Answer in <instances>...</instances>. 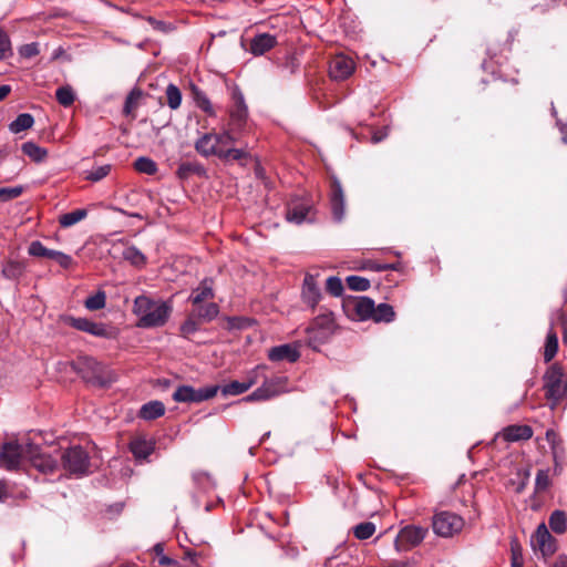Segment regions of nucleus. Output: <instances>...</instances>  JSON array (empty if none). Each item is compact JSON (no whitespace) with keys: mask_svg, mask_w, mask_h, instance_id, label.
Returning a JSON list of instances; mask_svg holds the SVG:
<instances>
[{"mask_svg":"<svg viewBox=\"0 0 567 567\" xmlns=\"http://www.w3.org/2000/svg\"><path fill=\"white\" fill-rule=\"evenodd\" d=\"M193 99L197 107H199L208 116H215L216 112L210 103L208 96L197 86H192Z\"/></svg>","mask_w":567,"mask_h":567,"instance_id":"30","label":"nucleus"},{"mask_svg":"<svg viewBox=\"0 0 567 567\" xmlns=\"http://www.w3.org/2000/svg\"><path fill=\"white\" fill-rule=\"evenodd\" d=\"M55 97L59 104H61L64 107L71 106L75 101L74 91L70 85L60 86L55 91Z\"/></svg>","mask_w":567,"mask_h":567,"instance_id":"38","label":"nucleus"},{"mask_svg":"<svg viewBox=\"0 0 567 567\" xmlns=\"http://www.w3.org/2000/svg\"><path fill=\"white\" fill-rule=\"evenodd\" d=\"M266 365H257L254 370H251L244 381L245 383H249V389L258 383L259 381H264V377L266 375Z\"/></svg>","mask_w":567,"mask_h":567,"instance_id":"53","label":"nucleus"},{"mask_svg":"<svg viewBox=\"0 0 567 567\" xmlns=\"http://www.w3.org/2000/svg\"><path fill=\"white\" fill-rule=\"evenodd\" d=\"M395 318V312L393 307L389 303H379L374 305V312L371 316V320L374 322H392Z\"/></svg>","mask_w":567,"mask_h":567,"instance_id":"33","label":"nucleus"},{"mask_svg":"<svg viewBox=\"0 0 567 567\" xmlns=\"http://www.w3.org/2000/svg\"><path fill=\"white\" fill-rule=\"evenodd\" d=\"M558 351V336L554 329H549L544 344V361L550 362Z\"/></svg>","mask_w":567,"mask_h":567,"instance_id":"31","label":"nucleus"},{"mask_svg":"<svg viewBox=\"0 0 567 567\" xmlns=\"http://www.w3.org/2000/svg\"><path fill=\"white\" fill-rule=\"evenodd\" d=\"M122 245L121 256L135 267H143L146 264V257L135 246Z\"/></svg>","mask_w":567,"mask_h":567,"instance_id":"27","label":"nucleus"},{"mask_svg":"<svg viewBox=\"0 0 567 567\" xmlns=\"http://www.w3.org/2000/svg\"><path fill=\"white\" fill-rule=\"evenodd\" d=\"M142 92L140 90H133L125 99L123 113L125 115H130L133 110L137 106V101L140 100Z\"/></svg>","mask_w":567,"mask_h":567,"instance_id":"56","label":"nucleus"},{"mask_svg":"<svg viewBox=\"0 0 567 567\" xmlns=\"http://www.w3.org/2000/svg\"><path fill=\"white\" fill-rule=\"evenodd\" d=\"M550 485L549 470H539L536 474L535 489L536 492H545Z\"/></svg>","mask_w":567,"mask_h":567,"instance_id":"54","label":"nucleus"},{"mask_svg":"<svg viewBox=\"0 0 567 567\" xmlns=\"http://www.w3.org/2000/svg\"><path fill=\"white\" fill-rule=\"evenodd\" d=\"M172 310L167 301H156L144 295L136 297L133 306V313L138 318L136 326L145 329L163 327Z\"/></svg>","mask_w":567,"mask_h":567,"instance_id":"1","label":"nucleus"},{"mask_svg":"<svg viewBox=\"0 0 567 567\" xmlns=\"http://www.w3.org/2000/svg\"><path fill=\"white\" fill-rule=\"evenodd\" d=\"M546 440H547V442L550 445L554 460L557 463L556 446H560L561 445V440L559 439L558 434L553 429H548L546 431Z\"/></svg>","mask_w":567,"mask_h":567,"instance_id":"60","label":"nucleus"},{"mask_svg":"<svg viewBox=\"0 0 567 567\" xmlns=\"http://www.w3.org/2000/svg\"><path fill=\"white\" fill-rule=\"evenodd\" d=\"M346 282L348 288L353 291H365L370 288V281L361 276H349Z\"/></svg>","mask_w":567,"mask_h":567,"instance_id":"47","label":"nucleus"},{"mask_svg":"<svg viewBox=\"0 0 567 567\" xmlns=\"http://www.w3.org/2000/svg\"><path fill=\"white\" fill-rule=\"evenodd\" d=\"M501 435L506 442L527 441L533 436V429L526 424H513L504 427Z\"/></svg>","mask_w":567,"mask_h":567,"instance_id":"20","label":"nucleus"},{"mask_svg":"<svg viewBox=\"0 0 567 567\" xmlns=\"http://www.w3.org/2000/svg\"><path fill=\"white\" fill-rule=\"evenodd\" d=\"M347 555H338L327 559L323 567H346L347 565Z\"/></svg>","mask_w":567,"mask_h":567,"instance_id":"61","label":"nucleus"},{"mask_svg":"<svg viewBox=\"0 0 567 567\" xmlns=\"http://www.w3.org/2000/svg\"><path fill=\"white\" fill-rule=\"evenodd\" d=\"M400 264H383L373 260H367L363 262L361 269H368L377 272L386 271V270H398Z\"/></svg>","mask_w":567,"mask_h":567,"instance_id":"50","label":"nucleus"},{"mask_svg":"<svg viewBox=\"0 0 567 567\" xmlns=\"http://www.w3.org/2000/svg\"><path fill=\"white\" fill-rule=\"evenodd\" d=\"M426 534L427 528L425 527L415 525L405 526L399 532L394 540V546L398 551L409 550L421 544L425 538Z\"/></svg>","mask_w":567,"mask_h":567,"instance_id":"13","label":"nucleus"},{"mask_svg":"<svg viewBox=\"0 0 567 567\" xmlns=\"http://www.w3.org/2000/svg\"><path fill=\"white\" fill-rule=\"evenodd\" d=\"M203 172V167L197 163H182L177 168V176L181 179L188 178L192 174H200Z\"/></svg>","mask_w":567,"mask_h":567,"instance_id":"45","label":"nucleus"},{"mask_svg":"<svg viewBox=\"0 0 567 567\" xmlns=\"http://www.w3.org/2000/svg\"><path fill=\"white\" fill-rule=\"evenodd\" d=\"M214 297L215 293L212 287V280L204 279L197 288L192 290L188 300L193 306H199L200 303L214 299Z\"/></svg>","mask_w":567,"mask_h":567,"instance_id":"23","label":"nucleus"},{"mask_svg":"<svg viewBox=\"0 0 567 567\" xmlns=\"http://www.w3.org/2000/svg\"><path fill=\"white\" fill-rule=\"evenodd\" d=\"M28 444H19L17 442H8L0 450V465L9 471L19 468L23 461H29Z\"/></svg>","mask_w":567,"mask_h":567,"instance_id":"11","label":"nucleus"},{"mask_svg":"<svg viewBox=\"0 0 567 567\" xmlns=\"http://www.w3.org/2000/svg\"><path fill=\"white\" fill-rule=\"evenodd\" d=\"M204 555L202 551H196L193 549H187L184 551V558L189 559L192 564L198 565V559L203 558Z\"/></svg>","mask_w":567,"mask_h":567,"instance_id":"62","label":"nucleus"},{"mask_svg":"<svg viewBox=\"0 0 567 567\" xmlns=\"http://www.w3.org/2000/svg\"><path fill=\"white\" fill-rule=\"evenodd\" d=\"M27 452H29L30 464L43 474H54L61 468V453L58 450H55V455H53L32 444Z\"/></svg>","mask_w":567,"mask_h":567,"instance_id":"9","label":"nucleus"},{"mask_svg":"<svg viewBox=\"0 0 567 567\" xmlns=\"http://www.w3.org/2000/svg\"><path fill=\"white\" fill-rule=\"evenodd\" d=\"M64 322L76 330L90 333L94 337H101L106 339H111L114 337L113 332L111 331V329L107 328L106 324L101 322H94L86 318H75L72 316H68L65 317Z\"/></svg>","mask_w":567,"mask_h":567,"instance_id":"14","label":"nucleus"},{"mask_svg":"<svg viewBox=\"0 0 567 567\" xmlns=\"http://www.w3.org/2000/svg\"><path fill=\"white\" fill-rule=\"evenodd\" d=\"M249 390V383L231 381L221 388L224 395H239Z\"/></svg>","mask_w":567,"mask_h":567,"instance_id":"46","label":"nucleus"},{"mask_svg":"<svg viewBox=\"0 0 567 567\" xmlns=\"http://www.w3.org/2000/svg\"><path fill=\"white\" fill-rule=\"evenodd\" d=\"M22 153L34 163H42L48 156V151L34 142H25L21 145Z\"/></svg>","mask_w":567,"mask_h":567,"instance_id":"28","label":"nucleus"},{"mask_svg":"<svg viewBox=\"0 0 567 567\" xmlns=\"http://www.w3.org/2000/svg\"><path fill=\"white\" fill-rule=\"evenodd\" d=\"M155 449V443L146 439L137 437L130 443V451L137 460H146Z\"/></svg>","mask_w":567,"mask_h":567,"instance_id":"24","label":"nucleus"},{"mask_svg":"<svg viewBox=\"0 0 567 567\" xmlns=\"http://www.w3.org/2000/svg\"><path fill=\"white\" fill-rule=\"evenodd\" d=\"M288 391L289 380L286 375H274L271 378H267V375H265L261 385L249 395L245 396L241 401H268Z\"/></svg>","mask_w":567,"mask_h":567,"instance_id":"5","label":"nucleus"},{"mask_svg":"<svg viewBox=\"0 0 567 567\" xmlns=\"http://www.w3.org/2000/svg\"><path fill=\"white\" fill-rule=\"evenodd\" d=\"M86 216H87V209H85V208L75 209V210L62 214L59 217V224L62 228H69L71 226L80 223L81 220L85 219Z\"/></svg>","mask_w":567,"mask_h":567,"instance_id":"35","label":"nucleus"},{"mask_svg":"<svg viewBox=\"0 0 567 567\" xmlns=\"http://www.w3.org/2000/svg\"><path fill=\"white\" fill-rule=\"evenodd\" d=\"M330 207L336 221H341L346 213V198L343 188L337 177L331 178Z\"/></svg>","mask_w":567,"mask_h":567,"instance_id":"18","label":"nucleus"},{"mask_svg":"<svg viewBox=\"0 0 567 567\" xmlns=\"http://www.w3.org/2000/svg\"><path fill=\"white\" fill-rule=\"evenodd\" d=\"M52 249L47 248L41 241L34 240L30 244L28 252L33 257H50V252Z\"/></svg>","mask_w":567,"mask_h":567,"instance_id":"57","label":"nucleus"},{"mask_svg":"<svg viewBox=\"0 0 567 567\" xmlns=\"http://www.w3.org/2000/svg\"><path fill=\"white\" fill-rule=\"evenodd\" d=\"M326 289L330 295L339 297L343 292V284L339 277L332 276L327 279Z\"/></svg>","mask_w":567,"mask_h":567,"instance_id":"55","label":"nucleus"},{"mask_svg":"<svg viewBox=\"0 0 567 567\" xmlns=\"http://www.w3.org/2000/svg\"><path fill=\"white\" fill-rule=\"evenodd\" d=\"M23 192L22 186L0 188V200L8 202L18 198Z\"/></svg>","mask_w":567,"mask_h":567,"instance_id":"58","label":"nucleus"},{"mask_svg":"<svg viewBox=\"0 0 567 567\" xmlns=\"http://www.w3.org/2000/svg\"><path fill=\"white\" fill-rule=\"evenodd\" d=\"M353 535L357 539L364 540L370 538L375 533V525L372 522H363L352 528Z\"/></svg>","mask_w":567,"mask_h":567,"instance_id":"39","label":"nucleus"},{"mask_svg":"<svg viewBox=\"0 0 567 567\" xmlns=\"http://www.w3.org/2000/svg\"><path fill=\"white\" fill-rule=\"evenodd\" d=\"M511 560L512 567L524 566L523 549L517 538L511 540Z\"/></svg>","mask_w":567,"mask_h":567,"instance_id":"44","label":"nucleus"},{"mask_svg":"<svg viewBox=\"0 0 567 567\" xmlns=\"http://www.w3.org/2000/svg\"><path fill=\"white\" fill-rule=\"evenodd\" d=\"M464 525L465 520L462 516L449 511L437 512L432 517L433 532L443 538L460 534Z\"/></svg>","mask_w":567,"mask_h":567,"instance_id":"8","label":"nucleus"},{"mask_svg":"<svg viewBox=\"0 0 567 567\" xmlns=\"http://www.w3.org/2000/svg\"><path fill=\"white\" fill-rule=\"evenodd\" d=\"M192 312L196 313L205 322H210L218 316L219 307L215 302L200 303L199 306H194Z\"/></svg>","mask_w":567,"mask_h":567,"instance_id":"29","label":"nucleus"},{"mask_svg":"<svg viewBox=\"0 0 567 567\" xmlns=\"http://www.w3.org/2000/svg\"><path fill=\"white\" fill-rule=\"evenodd\" d=\"M319 271L311 270L305 275L301 298L302 301L312 309L319 303L321 299V290L318 285Z\"/></svg>","mask_w":567,"mask_h":567,"instance_id":"15","label":"nucleus"},{"mask_svg":"<svg viewBox=\"0 0 567 567\" xmlns=\"http://www.w3.org/2000/svg\"><path fill=\"white\" fill-rule=\"evenodd\" d=\"M34 118L29 113H21L10 123L9 128L12 133L18 134L32 127Z\"/></svg>","mask_w":567,"mask_h":567,"instance_id":"37","label":"nucleus"},{"mask_svg":"<svg viewBox=\"0 0 567 567\" xmlns=\"http://www.w3.org/2000/svg\"><path fill=\"white\" fill-rule=\"evenodd\" d=\"M534 549H538L544 557L551 556L557 547L556 539L550 535L545 524H540L532 537Z\"/></svg>","mask_w":567,"mask_h":567,"instance_id":"17","label":"nucleus"},{"mask_svg":"<svg viewBox=\"0 0 567 567\" xmlns=\"http://www.w3.org/2000/svg\"><path fill=\"white\" fill-rule=\"evenodd\" d=\"M354 61L344 54L334 55L329 62V76L334 81H344L354 72Z\"/></svg>","mask_w":567,"mask_h":567,"instance_id":"16","label":"nucleus"},{"mask_svg":"<svg viewBox=\"0 0 567 567\" xmlns=\"http://www.w3.org/2000/svg\"><path fill=\"white\" fill-rule=\"evenodd\" d=\"M165 413V405L157 400L150 401L145 404H143L138 411V417L151 421L156 420L164 415Z\"/></svg>","mask_w":567,"mask_h":567,"instance_id":"26","label":"nucleus"},{"mask_svg":"<svg viewBox=\"0 0 567 567\" xmlns=\"http://www.w3.org/2000/svg\"><path fill=\"white\" fill-rule=\"evenodd\" d=\"M311 213V206L306 203H295L288 205L286 212V218L290 223H295L297 225L302 224L303 221L311 220L309 217Z\"/></svg>","mask_w":567,"mask_h":567,"instance_id":"22","label":"nucleus"},{"mask_svg":"<svg viewBox=\"0 0 567 567\" xmlns=\"http://www.w3.org/2000/svg\"><path fill=\"white\" fill-rule=\"evenodd\" d=\"M249 157L250 154L247 151L243 148H233L228 147V145H225L224 148L221 150L219 159L224 162L234 161L244 165V161L248 159Z\"/></svg>","mask_w":567,"mask_h":567,"instance_id":"34","label":"nucleus"},{"mask_svg":"<svg viewBox=\"0 0 567 567\" xmlns=\"http://www.w3.org/2000/svg\"><path fill=\"white\" fill-rule=\"evenodd\" d=\"M73 369L85 382L93 385L103 388L115 381V373L107 365L89 355L79 357Z\"/></svg>","mask_w":567,"mask_h":567,"instance_id":"2","label":"nucleus"},{"mask_svg":"<svg viewBox=\"0 0 567 567\" xmlns=\"http://www.w3.org/2000/svg\"><path fill=\"white\" fill-rule=\"evenodd\" d=\"M233 105L228 110L229 121L225 132H230L236 141L249 131V113L244 94L238 86L231 90Z\"/></svg>","mask_w":567,"mask_h":567,"instance_id":"3","label":"nucleus"},{"mask_svg":"<svg viewBox=\"0 0 567 567\" xmlns=\"http://www.w3.org/2000/svg\"><path fill=\"white\" fill-rule=\"evenodd\" d=\"M218 385H210L200 389H194L190 385H181L173 393V399L176 402H203L214 398L218 391Z\"/></svg>","mask_w":567,"mask_h":567,"instance_id":"12","label":"nucleus"},{"mask_svg":"<svg viewBox=\"0 0 567 567\" xmlns=\"http://www.w3.org/2000/svg\"><path fill=\"white\" fill-rule=\"evenodd\" d=\"M40 53L39 43L31 42L19 48V54L24 59H31Z\"/></svg>","mask_w":567,"mask_h":567,"instance_id":"59","label":"nucleus"},{"mask_svg":"<svg viewBox=\"0 0 567 567\" xmlns=\"http://www.w3.org/2000/svg\"><path fill=\"white\" fill-rule=\"evenodd\" d=\"M203 323H206L205 320H202L199 317H197L196 313H193L192 311L187 315L186 320L182 323L179 330L181 334L184 338H189L192 334L197 332L200 329V326Z\"/></svg>","mask_w":567,"mask_h":567,"instance_id":"32","label":"nucleus"},{"mask_svg":"<svg viewBox=\"0 0 567 567\" xmlns=\"http://www.w3.org/2000/svg\"><path fill=\"white\" fill-rule=\"evenodd\" d=\"M352 307L359 320L371 319L374 312V301L369 297H358L353 301Z\"/></svg>","mask_w":567,"mask_h":567,"instance_id":"25","label":"nucleus"},{"mask_svg":"<svg viewBox=\"0 0 567 567\" xmlns=\"http://www.w3.org/2000/svg\"><path fill=\"white\" fill-rule=\"evenodd\" d=\"M555 326L561 328L564 332V340L567 341V315L563 309L556 310L551 317L549 329H554Z\"/></svg>","mask_w":567,"mask_h":567,"instance_id":"48","label":"nucleus"},{"mask_svg":"<svg viewBox=\"0 0 567 567\" xmlns=\"http://www.w3.org/2000/svg\"><path fill=\"white\" fill-rule=\"evenodd\" d=\"M166 99L167 105L172 110H177L182 103V92L181 90L173 83L168 84L166 87Z\"/></svg>","mask_w":567,"mask_h":567,"instance_id":"41","label":"nucleus"},{"mask_svg":"<svg viewBox=\"0 0 567 567\" xmlns=\"http://www.w3.org/2000/svg\"><path fill=\"white\" fill-rule=\"evenodd\" d=\"M13 51L8 33L0 29V60L12 56Z\"/></svg>","mask_w":567,"mask_h":567,"instance_id":"51","label":"nucleus"},{"mask_svg":"<svg viewBox=\"0 0 567 567\" xmlns=\"http://www.w3.org/2000/svg\"><path fill=\"white\" fill-rule=\"evenodd\" d=\"M300 358V352L298 350V347L296 344H280L277 347H272L268 351V359L272 362H279V361H288V362H296Z\"/></svg>","mask_w":567,"mask_h":567,"instance_id":"19","label":"nucleus"},{"mask_svg":"<svg viewBox=\"0 0 567 567\" xmlns=\"http://www.w3.org/2000/svg\"><path fill=\"white\" fill-rule=\"evenodd\" d=\"M276 44L277 39L275 35L269 33H259L250 40L249 51L254 55L258 56L270 51L272 48H275Z\"/></svg>","mask_w":567,"mask_h":567,"instance_id":"21","label":"nucleus"},{"mask_svg":"<svg viewBox=\"0 0 567 567\" xmlns=\"http://www.w3.org/2000/svg\"><path fill=\"white\" fill-rule=\"evenodd\" d=\"M61 467L70 474L84 475L89 473L90 457L81 446H72L60 455Z\"/></svg>","mask_w":567,"mask_h":567,"instance_id":"10","label":"nucleus"},{"mask_svg":"<svg viewBox=\"0 0 567 567\" xmlns=\"http://www.w3.org/2000/svg\"><path fill=\"white\" fill-rule=\"evenodd\" d=\"M22 272V264L16 260H8L2 267V275L8 279H18Z\"/></svg>","mask_w":567,"mask_h":567,"instance_id":"43","label":"nucleus"},{"mask_svg":"<svg viewBox=\"0 0 567 567\" xmlns=\"http://www.w3.org/2000/svg\"><path fill=\"white\" fill-rule=\"evenodd\" d=\"M158 564L161 566H174V567L178 565V563L176 560L169 558L166 555H162L158 557Z\"/></svg>","mask_w":567,"mask_h":567,"instance_id":"63","label":"nucleus"},{"mask_svg":"<svg viewBox=\"0 0 567 567\" xmlns=\"http://www.w3.org/2000/svg\"><path fill=\"white\" fill-rule=\"evenodd\" d=\"M334 331V320L331 313L320 315L306 329V343L313 350L326 343Z\"/></svg>","mask_w":567,"mask_h":567,"instance_id":"4","label":"nucleus"},{"mask_svg":"<svg viewBox=\"0 0 567 567\" xmlns=\"http://www.w3.org/2000/svg\"><path fill=\"white\" fill-rule=\"evenodd\" d=\"M134 168L137 172L147 174V175H154L157 172L156 163L153 159H151L148 157H144V156L138 157L134 162Z\"/></svg>","mask_w":567,"mask_h":567,"instance_id":"42","label":"nucleus"},{"mask_svg":"<svg viewBox=\"0 0 567 567\" xmlns=\"http://www.w3.org/2000/svg\"><path fill=\"white\" fill-rule=\"evenodd\" d=\"M544 390L548 400L556 404L567 393V377L558 363L551 364L544 374Z\"/></svg>","mask_w":567,"mask_h":567,"instance_id":"6","label":"nucleus"},{"mask_svg":"<svg viewBox=\"0 0 567 567\" xmlns=\"http://www.w3.org/2000/svg\"><path fill=\"white\" fill-rule=\"evenodd\" d=\"M112 171L111 164H105L102 166H99L96 168H93L92 171L87 172L85 178L90 182H100L103 178H105Z\"/></svg>","mask_w":567,"mask_h":567,"instance_id":"49","label":"nucleus"},{"mask_svg":"<svg viewBox=\"0 0 567 567\" xmlns=\"http://www.w3.org/2000/svg\"><path fill=\"white\" fill-rule=\"evenodd\" d=\"M550 529L556 534H564L567 530V516L563 511H554L548 520Z\"/></svg>","mask_w":567,"mask_h":567,"instance_id":"36","label":"nucleus"},{"mask_svg":"<svg viewBox=\"0 0 567 567\" xmlns=\"http://www.w3.org/2000/svg\"><path fill=\"white\" fill-rule=\"evenodd\" d=\"M106 303V293L99 290L95 295L90 296L84 301V306L90 311H96L103 309Z\"/></svg>","mask_w":567,"mask_h":567,"instance_id":"40","label":"nucleus"},{"mask_svg":"<svg viewBox=\"0 0 567 567\" xmlns=\"http://www.w3.org/2000/svg\"><path fill=\"white\" fill-rule=\"evenodd\" d=\"M236 142V137L230 132L205 133L195 142V150L204 157L216 156L219 158L225 145Z\"/></svg>","mask_w":567,"mask_h":567,"instance_id":"7","label":"nucleus"},{"mask_svg":"<svg viewBox=\"0 0 567 567\" xmlns=\"http://www.w3.org/2000/svg\"><path fill=\"white\" fill-rule=\"evenodd\" d=\"M48 259L55 260L62 268L69 269L74 265V260L70 255H66L59 250H51Z\"/></svg>","mask_w":567,"mask_h":567,"instance_id":"52","label":"nucleus"},{"mask_svg":"<svg viewBox=\"0 0 567 567\" xmlns=\"http://www.w3.org/2000/svg\"><path fill=\"white\" fill-rule=\"evenodd\" d=\"M553 567H567V557L560 556L556 560Z\"/></svg>","mask_w":567,"mask_h":567,"instance_id":"64","label":"nucleus"}]
</instances>
